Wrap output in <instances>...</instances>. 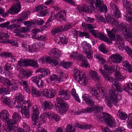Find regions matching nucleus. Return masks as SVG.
I'll list each match as a JSON object with an SVG mask.
<instances>
[{"label":"nucleus","mask_w":132,"mask_h":132,"mask_svg":"<svg viewBox=\"0 0 132 132\" xmlns=\"http://www.w3.org/2000/svg\"><path fill=\"white\" fill-rule=\"evenodd\" d=\"M38 65L37 61L34 60H31L30 62V66L34 68H37L38 67Z\"/></svg>","instance_id":"nucleus-56"},{"label":"nucleus","mask_w":132,"mask_h":132,"mask_svg":"<svg viewBox=\"0 0 132 132\" xmlns=\"http://www.w3.org/2000/svg\"><path fill=\"white\" fill-rule=\"evenodd\" d=\"M71 62H66L65 61L61 62L60 64L64 68L69 67L71 65Z\"/></svg>","instance_id":"nucleus-51"},{"label":"nucleus","mask_w":132,"mask_h":132,"mask_svg":"<svg viewBox=\"0 0 132 132\" xmlns=\"http://www.w3.org/2000/svg\"><path fill=\"white\" fill-rule=\"evenodd\" d=\"M78 81H77L79 82L80 84L82 85H85L88 82V80L86 75L84 74L83 76L80 77L79 79H78Z\"/></svg>","instance_id":"nucleus-28"},{"label":"nucleus","mask_w":132,"mask_h":132,"mask_svg":"<svg viewBox=\"0 0 132 132\" xmlns=\"http://www.w3.org/2000/svg\"><path fill=\"white\" fill-rule=\"evenodd\" d=\"M50 72V70L48 69L41 68L37 69L36 72V73H39V77L40 78H42L46 75H49Z\"/></svg>","instance_id":"nucleus-14"},{"label":"nucleus","mask_w":132,"mask_h":132,"mask_svg":"<svg viewBox=\"0 0 132 132\" xmlns=\"http://www.w3.org/2000/svg\"><path fill=\"white\" fill-rule=\"evenodd\" d=\"M109 29H106V32L108 33V35L110 38L108 39V43H112V40H116L115 39L116 31L114 29H112L111 30H109Z\"/></svg>","instance_id":"nucleus-17"},{"label":"nucleus","mask_w":132,"mask_h":132,"mask_svg":"<svg viewBox=\"0 0 132 132\" xmlns=\"http://www.w3.org/2000/svg\"><path fill=\"white\" fill-rule=\"evenodd\" d=\"M33 37L35 39H37L38 40L45 41L46 39V37L42 35H34Z\"/></svg>","instance_id":"nucleus-49"},{"label":"nucleus","mask_w":132,"mask_h":132,"mask_svg":"<svg viewBox=\"0 0 132 132\" xmlns=\"http://www.w3.org/2000/svg\"><path fill=\"white\" fill-rule=\"evenodd\" d=\"M60 26L53 29L51 30L52 35H55L56 34L62 32Z\"/></svg>","instance_id":"nucleus-43"},{"label":"nucleus","mask_w":132,"mask_h":132,"mask_svg":"<svg viewBox=\"0 0 132 132\" xmlns=\"http://www.w3.org/2000/svg\"><path fill=\"white\" fill-rule=\"evenodd\" d=\"M36 45L33 44L29 46L28 50L29 51L35 52L36 50Z\"/></svg>","instance_id":"nucleus-57"},{"label":"nucleus","mask_w":132,"mask_h":132,"mask_svg":"<svg viewBox=\"0 0 132 132\" xmlns=\"http://www.w3.org/2000/svg\"><path fill=\"white\" fill-rule=\"evenodd\" d=\"M117 115L122 120H125L127 118V115L125 112H123L122 110H118Z\"/></svg>","instance_id":"nucleus-34"},{"label":"nucleus","mask_w":132,"mask_h":132,"mask_svg":"<svg viewBox=\"0 0 132 132\" xmlns=\"http://www.w3.org/2000/svg\"><path fill=\"white\" fill-rule=\"evenodd\" d=\"M112 61L116 63H119L123 60L122 57L118 54H112L110 56Z\"/></svg>","instance_id":"nucleus-18"},{"label":"nucleus","mask_w":132,"mask_h":132,"mask_svg":"<svg viewBox=\"0 0 132 132\" xmlns=\"http://www.w3.org/2000/svg\"><path fill=\"white\" fill-rule=\"evenodd\" d=\"M120 29L124 32V34L126 38H132V28L129 27L127 24H121Z\"/></svg>","instance_id":"nucleus-7"},{"label":"nucleus","mask_w":132,"mask_h":132,"mask_svg":"<svg viewBox=\"0 0 132 132\" xmlns=\"http://www.w3.org/2000/svg\"><path fill=\"white\" fill-rule=\"evenodd\" d=\"M71 94L75 99H79V97L76 93L75 89L73 88L71 89Z\"/></svg>","instance_id":"nucleus-52"},{"label":"nucleus","mask_w":132,"mask_h":132,"mask_svg":"<svg viewBox=\"0 0 132 132\" xmlns=\"http://www.w3.org/2000/svg\"><path fill=\"white\" fill-rule=\"evenodd\" d=\"M3 103L7 105H12L13 101H11V100H4L3 101Z\"/></svg>","instance_id":"nucleus-63"},{"label":"nucleus","mask_w":132,"mask_h":132,"mask_svg":"<svg viewBox=\"0 0 132 132\" xmlns=\"http://www.w3.org/2000/svg\"><path fill=\"white\" fill-rule=\"evenodd\" d=\"M104 69L105 71H107L108 73L110 74L113 73L114 72L115 73L116 70H117V67H109L107 65H105L104 67Z\"/></svg>","instance_id":"nucleus-23"},{"label":"nucleus","mask_w":132,"mask_h":132,"mask_svg":"<svg viewBox=\"0 0 132 132\" xmlns=\"http://www.w3.org/2000/svg\"><path fill=\"white\" fill-rule=\"evenodd\" d=\"M44 106V110L47 109H50L52 108L53 104L50 102H49L47 101H46L43 104Z\"/></svg>","instance_id":"nucleus-38"},{"label":"nucleus","mask_w":132,"mask_h":132,"mask_svg":"<svg viewBox=\"0 0 132 132\" xmlns=\"http://www.w3.org/2000/svg\"><path fill=\"white\" fill-rule=\"evenodd\" d=\"M70 91L69 90H63L59 91L58 94L60 96L61 98L69 99L70 97Z\"/></svg>","instance_id":"nucleus-19"},{"label":"nucleus","mask_w":132,"mask_h":132,"mask_svg":"<svg viewBox=\"0 0 132 132\" xmlns=\"http://www.w3.org/2000/svg\"><path fill=\"white\" fill-rule=\"evenodd\" d=\"M57 107L59 108L60 112L63 113L66 112L68 109V105L63 100H57Z\"/></svg>","instance_id":"nucleus-8"},{"label":"nucleus","mask_w":132,"mask_h":132,"mask_svg":"<svg viewBox=\"0 0 132 132\" xmlns=\"http://www.w3.org/2000/svg\"><path fill=\"white\" fill-rule=\"evenodd\" d=\"M15 32L16 33H25L27 32H28L30 31V29L28 28H25V27L20 28L19 29H16L15 30Z\"/></svg>","instance_id":"nucleus-40"},{"label":"nucleus","mask_w":132,"mask_h":132,"mask_svg":"<svg viewBox=\"0 0 132 132\" xmlns=\"http://www.w3.org/2000/svg\"><path fill=\"white\" fill-rule=\"evenodd\" d=\"M92 35L96 38H99L101 40L108 43V39L106 36L102 32H99L97 30H90Z\"/></svg>","instance_id":"nucleus-13"},{"label":"nucleus","mask_w":132,"mask_h":132,"mask_svg":"<svg viewBox=\"0 0 132 132\" xmlns=\"http://www.w3.org/2000/svg\"><path fill=\"white\" fill-rule=\"evenodd\" d=\"M99 50L103 53L106 54L107 51L105 48V46L102 44H101L98 47Z\"/></svg>","instance_id":"nucleus-50"},{"label":"nucleus","mask_w":132,"mask_h":132,"mask_svg":"<svg viewBox=\"0 0 132 132\" xmlns=\"http://www.w3.org/2000/svg\"><path fill=\"white\" fill-rule=\"evenodd\" d=\"M33 25H34V26H35L36 24L38 25H42L45 22L44 20H41L40 19V20H33ZM32 23H33V22Z\"/></svg>","instance_id":"nucleus-55"},{"label":"nucleus","mask_w":132,"mask_h":132,"mask_svg":"<svg viewBox=\"0 0 132 132\" xmlns=\"http://www.w3.org/2000/svg\"><path fill=\"white\" fill-rule=\"evenodd\" d=\"M118 100H105V102L106 104L110 107H112L113 104L116 105H117Z\"/></svg>","instance_id":"nucleus-30"},{"label":"nucleus","mask_w":132,"mask_h":132,"mask_svg":"<svg viewBox=\"0 0 132 132\" xmlns=\"http://www.w3.org/2000/svg\"><path fill=\"white\" fill-rule=\"evenodd\" d=\"M98 92L101 94L102 98L104 99H109V97L107 96V94L105 92L104 93V89L100 87L97 90H95L92 92V96L94 98H98L99 96Z\"/></svg>","instance_id":"nucleus-12"},{"label":"nucleus","mask_w":132,"mask_h":132,"mask_svg":"<svg viewBox=\"0 0 132 132\" xmlns=\"http://www.w3.org/2000/svg\"><path fill=\"white\" fill-rule=\"evenodd\" d=\"M40 107L38 105H34L32 109V119L33 124L34 125L37 124L38 121L39 116V110Z\"/></svg>","instance_id":"nucleus-5"},{"label":"nucleus","mask_w":132,"mask_h":132,"mask_svg":"<svg viewBox=\"0 0 132 132\" xmlns=\"http://www.w3.org/2000/svg\"><path fill=\"white\" fill-rule=\"evenodd\" d=\"M60 40L59 41H57V43L59 44H65L67 43V40L64 35H63L62 36H60L59 37Z\"/></svg>","instance_id":"nucleus-41"},{"label":"nucleus","mask_w":132,"mask_h":132,"mask_svg":"<svg viewBox=\"0 0 132 132\" xmlns=\"http://www.w3.org/2000/svg\"><path fill=\"white\" fill-rule=\"evenodd\" d=\"M115 76L116 79V80L118 82V80L119 81H122L123 80L125 79V77L123 76L119 72L118 70H116V73H115Z\"/></svg>","instance_id":"nucleus-32"},{"label":"nucleus","mask_w":132,"mask_h":132,"mask_svg":"<svg viewBox=\"0 0 132 132\" xmlns=\"http://www.w3.org/2000/svg\"><path fill=\"white\" fill-rule=\"evenodd\" d=\"M20 71L19 76L20 77L22 78L27 79L32 75V72L28 71H26L23 69H18Z\"/></svg>","instance_id":"nucleus-16"},{"label":"nucleus","mask_w":132,"mask_h":132,"mask_svg":"<svg viewBox=\"0 0 132 132\" xmlns=\"http://www.w3.org/2000/svg\"><path fill=\"white\" fill-rule=\"evenodd\" d=\"M65 12V11L64 10H62L61 11L59 12V18H60L61 21H64L66 18V14Z\"/></svg>","instance_id":"nucleus-47"},{"label":"nucleus","mask_w":132,"mask_h":132,"mask_svg":"<svg viewBox=\"0 0 132 132\" xmlns=\"http://www.w3.org/2000/svg\"><path fill=\"white\" fill-rule=\"evenodd\" d=\"M0 56L2 57L7 56V57H13V55L11 53L5 52L4 53H2L0 55Z\"/></svg>","instance_id":"nucleus-58"},{"label":"nucleus","mask_w":132,"mask_h":132,"mask_svg":"<svg viewBox=\"0 0 132 132\" xmlns=\"http://www.w3.org/2000/svg\"><path fill=\"white\" fill-rule=\"evenodd\" d=\"M41 79L39 78V76L37 78H36L35 77H33L32 78V81L36 83L38 87L39 88L42 87L44 85L43 81V80H41Z\"/></svg>","instance_id":"nucleus-24"},{"label":"nucleus","mask_w":132,"mask_h":132,"mask_svg":"<svg viewBox=\"0 0 132 132\" xmlns=\"http://www.w3.org/2000/svg\"><path fill=\"white\" fill-rule=\"evenodd\" d=\"M115 9L113 10V15L114 17L117 19H118L120 16V12L117 7H115Z\"/></svg>","instance_id":"nucleus-39"},{"label":"nucleus","mask_w":132,"mask_h":132,"mask_svg":"<svg viewBox=\"0 0 132 132\" xmlns=\"http://www.w3.org/2000/svg\"><path fill=\"white\" fill-rule=\"evenodd\" d=\"M123 5L126 7V9L128 12L124 16V19L128 21L129 24L132 26V8L131 3L127 0H122Z\"/></svg>","instance_id":"nucleus-4"},{"label":"nucleus","mask_w":132,"mask_h":132,"mask_svg":"<svg viewBox=\"0 0 132 132\" xmlns=\"http://www.w3.org/2000/svg\"><path fill=\"white\" fill-rule=\"evenodd\" d=\"M10 90L5 86L0 87V93H3L6 94H9L10 93Z\"/></svg>","instance_id":"nucleus-44"},{"label":"nucleus","mask_w":132,"mask_h":132,"mask_svg":"<svg viewBox=\"0 0 132 132\" xmlns=\"http://www.w3.org/2000/svg\"><path fill=\"white\" fill-rule=\"evenodd\" d=\"M20 27V26L19 24H12L10 25L7 28L8 29H10L11 30L14 29V28H18V27Z\"/></svg>","instance_id":"nucleus-60"},{"label":"nucleus","mask_w":132,"mask_h":132,"mask_svg":"<svg viewBox=\"0 0 132 132\" xmlns=\"http://www.w3.org/2000/svg\"><path fill=\"white\" fill-rule=\"evenodd\" d=\"M125 50L127 53L132 57V50L128 46H126Z\"/></svg>","instance_id":"nucleus-64"},{"label":"nucleus","mask_w":132,"mask_h":132,"mask_svg":"<svg viewBox=\"0 0 132 132\" xmlns=\"http://www.w3.org/2000/svg\"><path fill=\"white\" fill-rule=\"evenodd\" d=\"M12 118V120L16 124L17 122L19 121L21 118V117L19 115V113L16 112L14 113Z\"/></svg>","instance_id":"nucleus-33"},{"label":"nucleus","mask_w":132,"mask_h":132,"mask_svg":"<svg viewBox=\"0 0 132 132\" xmlns=\"http://www.w3.org/2000/svg\"><path fill=\"white\" fill-rule=\"evenodd\" d=\"M89 75L91 78L94 79L95 81L97 82L99 81L100 77L98 76V73L96 72L91 70L89 71Z\"/></svg>","instance_id":"nucleus-29"},{"label":"nucleus","mask_w":132,"mask_h":132,"mask_svg":"<svg viewBox=\"0 0 132 132\" xmlns=\"http://www.w3.org/2000/svg\"><path fill=\"white\" fill-rule=\"evenodd\" d=\"M50 55L55 59L50 57H47L43 60L46 63H48L53 66H55L58 65V63L56 58L60 57L61 56V52L56 48L52 49L50 53Z\"/></svg>","instance_id":"nucleus-2"},{"label":"nucleus","mask_w":132,"mask_h":132,"mask_svg":"<svg viewBox=\"0 0 132 132\" xmlns=\"http://www.w3.org/2000/svg\"><path fill=\"white\" fill-rule=\"evenodd\" d=\"M75 130V128L74 127L73 128L71 125L69 124L67 125L66 131L67 132H74Z\"/></svg>","instance_id":"nucleus-53"},{"label":"nucleus","mask_w":132,"mask_h":132,"mask_svg":"<svg viewBox=\"0 0 132 132\" xmlns=\"http://www.w3.org/2000/svg\"><path fill=\"white\" fill-rule=\"evenodd\" d=\"M12 64L10 62H7L4 66V69L6 72L9 73L10 72V70H11Z\"/></svg>","instance_id":"nucleus-37"},{"label":"nucleus","mask_w":132,"mask_h":132,"mask_svg":"<svg viewBox=\"0 0 132 132\" xmlns=\"http://www.w3.org/2000/svg\"><path fill=\"white\" fill-rule=\"evenodd\" d=\"M32 22H33V20L31 21L30 22L28 21H25L24 24L27 25V28H29L34 27V25H33Z\"/></svg>","instance_id":"nucleus-59"},{"label":"nucleus","mask_w":132,"mask_h":132,"mask_svg":"<svg viewBox=\"0 0 132 132\" xmlns=\"http://www.w3.org/2000/svg\"><path fill=\"white\" fill-rule=\"evenodd\" d=\"M103 110L101 106H95L94 107H88L84 109L82 112L85 113H90L93 111L96 114L95 118L97 121L101 123H102L103 121L108 126L112 127L114 123V120L109 114L103 112L102 113L101 111Z\"/></svg>","instance_id":"nucleus-1"},{"label":"nucleus","mask_w":132,"mask_h":132,"mask_svg":"<svg viewBox=\"0 0 132 132\" xmlns=\"http://www.w3.org/2000/svg\"><path fill=\"white\" fill-rule=\"evenodd\" d=\"M85 57L83 56V55H81L80 54H78L76 56L75 60H77L78 61L79 60L82 62V61H85Z\"/></svg>","instance_id":"nucleus-54"},{"label":"nucleus","mask_w":132,"mask_h":132,"mask_svg":"<svg viewBox=\"0 0 132 132\" xmlns=\"http://www.w3.org/2000/svg\"><path fill=\"white\" fill-rule=\"evenodd\" d=\"M55 113L51 111L42 114L39 118L40 124H42L46 122V120L49 119L52 120V117Z\"/></svg>","instance_id":"nucleus-9"},{"label":"nucleus","mask_w":132,"mask_h":132,"mask_svg":"<svg viewBox=\"0 0 132 132\" xmlns=\"http://www.w3.org/2000/svg\"><path fill=\"white\" fill-rule=\"evenodd\" d=\"M98 71L105 80H107L110 82H111L112 83V86L114 90H116L118 92H121L122 91L119 85V82H117L116 80H114L112 77H111L109 74L107 73L106 72L102 69H99Z\"/></svg>","instance_id":"nucleus-3"},{"label":"nucleus","mask_w":132,"mask_h":132,"mask_svg":"<svg viewBox=\"0 0 132 132\" xmlns=\"http://www.w3.org/2000/svg\"><path fill=\"white\" fill-rule=\"evenodd\" d=\"M85 32H86L85 31H84L82 32L80 31H76L75 33H73V34L74 35H75H75L74 36V39H75V42H76L77 40V35L78 33L79 36L82 37L85 36Z\"/></svg>","instance_id":"nucleus-42"},{"label":"nucleus","mask_w":132,"mask_h":132,"mask_svg":"<svg viewBox=\"0 0 132 132\" xmlns=\"http://www.w3.org/2000/svg\"><path fill=\"white\" fill-rule=\"evenodd\" d=\"M84 74V73L82 71L77 70L75 71L73 76L74 79L76 81H78L80 77H81Z\"/></svg>","instance_id":"nucleus-31"},{"label":"nucleus","mask_w":132,"mask_h":132,"mask_svg":"<svg viewBox=\"0 0 132 132\" xmlns=\"http://www.w3.org/2000/svg\"><path fill=\"white\" fill-rule=\"evenodd\" d=\"M7 122V127L6 130L8 131H11L15 129V127L16 128L17 127L16 126H14L16 124L12 119H10L9 118L6 121H4Z\"/></svg>","instance_id":"nucleus-15"},{"label":"nucleus","mask_w":132,"mask_h":132,"mask_svg":"<svg viewBox=\"0 0 132 132\" xmlns=\"http://www.w3.org/2000/svg\"><path fill=\"white\" fill-rule=\"evenodd\" d=\"M81 46L84 50V53H87V52L91 51V46L89 44H87L86 42H83L81 43Z\"/></svg>","instance_id":"nucleus-25"},{"label":"nucleus","mask_w":132,"mask_h":132,"mask_svg":"<svg viewBox=\"0 0 132 132\" xmlns=\"http://www.w3.org/2000/svg\"><path fill=\"white\" fill-rule=\"evenodd\" d=\"M20 102V101L18 100H16V101H14V102H13V104L15 105L16 107L21 109L22 107H21V104Z\"/></svg>","instance_id":"nucleus-61"},{"label":"nucleus","mask_w":132,"mask_h":132,"mask_svg":"<svg viewBox=\"0 0 132 132\" xmlns=\"http://www.w3.org/2000/svg\"><path fill=\"white\" fill-rule=\"evenodd\" d=\"M123 39L118 37L117 40V42L118 41L119 43V49H122V50L124 47V44L123 42Z\"/></svg>","instance_id":"nucleus-45"},{"label":"nucleus","mask_w":132,"mask_h":132,"mask_svg":"<svg viewBox=\"0 0 132 132\" xmlns=\"http://www.w3.org/2000/svg\"><path fill=\"white\" fill-rule=\"evenodd\" d=\"M87 2L90 4V7L95 11L96 9H99L103 3L100 0H87Z\"/></svg>","instance_id":"nucleus-10"},{"label":"nucleus","mask_w":132,"mask_h":132,"mask_svg":"<svg viewBox=\"0 0 132 132\" xmlns=\"http://www.w3.org/2000/svg\"><path fill=\"white\" fill-rule=\"evenodd\" d=\"M21 5L19 1L15 4H14L13 6H12L10 9L7 13L11 14H17L21 10Z\"/></svg>","instance_id":"nucleus-11"},{"label":"nucleus","mask_w":132,"mask_h":132,"mask_svg":"<svg viewBox=\"0 0 132 132\" xmlns=\"http://www.w3.org/2000/svg\"><path fill=\"white\" fill-rule=\"evenodd\" d=\"M42 93L43 96H45L48 98H52L54 96L53 93L50 91L49 92L48 90L47 89H44Z\"/></svg>","instance_id":"nucleus-26"},{"label":"nucleus","mask_w":132,"mask_h":132,"mask_svg":"<svg viewBox=\"0 0 132 132\" xmlns=\"http://www.w3.org/2000/svg\"><path fill=\"white\" fill-rule=\"evenodd\" d=\"M9 37L8 35L6 33H4L0 31V39L2 40L0 41L1 43H9L11 45L16 46L17 45V41L12 40H7L8 38Z\"/></svg>","instance_id":"nucleus-6"},{"label":"nucleus","mask_w":132,"mask_h":132,"mask_svg":"<svg viewBox=\"0 0 132 132\" xmlns=\"http://www.w3.org/2000/svg\"><path fill=\"white\" fill-rule=\"evenodd\" d=\"M31 90H32V94L34 97H37L40 96L42 95V91L40 92L38 91L37 90L36 88L34 87H32Z\"/></svg>","instance_id":"nucleus-35"},{"label":"nucleus","mask_w":132,"mask_h":132,"mask_svg":"<svg viewBox=\"0 0 132 132\" xmlns=\"http://www.w3.org/2000/svg\"><path fill=\"white\" fill-rule=\"evenodd\" d=\"M78 12H83L89 13L90 12V9L85 4H82L81 5L78 6L76 8Z\"/></svg>","instance_id":"nucleus-20"},{"label":"nucleus","mask_w":132,"mask_h":132,"mask_svg":"<svg viewBox=\"0 0 132 132\" xmlns=\"http://www.w3.org/2000/svg\"><path fill=\"white\" fill-rule=\"evenodd\" d=\"M71 24L68 23L65 25H63L60 26V27L61 28V30L62 32L63 31L67 30L71 28Z\"/></svg>","instance_id":"nucleus-48"},{"label":"nucleus","mask_w":132,"mask_h":132,"mask_svg":"<svg viewBox=\"0 0 132 132\" xmlns=\"http://www.w3.org/2000/svg\"><path fill=\"white\" fill-rule=\"evenodd\" d=\"M109 93L110 99H117L116 95L113 91L112 89L109 90Z\"/></svg>","instance_id":"nucleus-46"},{"label":"nucleus","mask_w":132,"mask_h":132,"mask_svg":"<svg viewBox=\"0 0 132 132\" xmlns=\"http://www.w3.org/2000/svg\"><path fill=\"white\" fill-rule=\"evenodd\" d=\"M99 9L101 12H106L108 11V9L106 6L105 4H103L102 6H101Z\"/></svg>","instance_id":"nucleus-62"},{"label":"nucleus","mask_w":132,"mask_h":132,"mask_svg":"<svg viewBox=\"0 0 132 132\" xmlns=\"http://www.w3.org/2000/svg\"><path fill=\"white\" fill-rule=\"evenodd\" d=\"M123 89L128 94H132V83H127L126 85L123 87Z\"/></svg>","instance_id":"nucleus-27"},{"label":"nucleus","mask_w":132,"mask_h":132,"mask_svg":"<svg viewBox=\"0 0 132 132\" xmlns=\"http://www.w3.org/2000/svg\"><path fill=\"white\" fill-rule=\"evenodd\" d=\"M30 13L29 11L23 12L19 16V18L23 21L26 20L27 19V16Z\"/></svg>","instance_id":"nucleus-36"},{"label":"nucleus","mask_w":132,"mask_h":132,"mask_svg":"<svg viewBox=\"0 0 132 132\" xmlns=\"http://www.w3.org/2000/svg\"><path fill=\"white\" fill-rule=\"evenodd\" d=\"M21 112L22 115L24 114L25 116L27 118H29L30 115L29 112V109L28 107L26 106H24L23 107L21 108Z\"/></svg>","instance_id":"nucleus-21"},{"label":"nucleus","mask_w":132,"mask_h":132,"mask_svg":"<svg viewBox=\"0 0 132 132\" xmlns=\"http://www.w3.org/2000/svg\"><path fill=\"white\" fill-rule=\"evenodd\" d=\"M107 22L110 24H112L113 25L115 26L118 24V22L116 19H114L110 15L105 16Z\"/></svg>","instance_id":"nucleus-22"}]
</instances>
